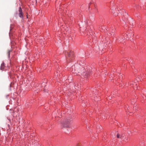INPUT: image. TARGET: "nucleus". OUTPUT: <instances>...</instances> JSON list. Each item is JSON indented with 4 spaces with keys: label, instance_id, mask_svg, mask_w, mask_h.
Instances as JSON below:
<instances>
[{
    "label": "nucleus",
    "instance_id": "obj_10",
    "mask_svg": "<svg viewBox=\"0 0 146 146\" xmlns=\"http://www.w3.org/2000/svg\"><path fill=\"white\" fill-rule=\"evenodd\" d=\"M10 52L11 51L9 50L7 52L8 56L9 57H10Z\"/></svg>",
    "mask_w": 146,
    "mask_h": 146
},
{
    "label": "nucleus",
    "instance_id": "obj_6",
    "mask_svg": "<svg viewBox=\"0 0 146 146\" xmlns=\"http://www.w3.org/2000/svg\"><path fill=\"white\" fill-rule=\"evenodd\" d=\"M19 16L21 18L23 17V12L21 8L20 7L19 10Z\"/></svg>",
    "mask_w": 146,
    "mask_h": 146
},
{
    "label": "nucleus",
    "instance_id": "obj_1",
    "mask_svg": "<svg viewBox=\"0 0 146 146\" xmlns=\"http://www.w3.org/2000/svg\"><path fill=\"white\" fill-rule=\"evenodd\" d=\"M67 56H66V59L68 62H71V61L74 59V53L72 51H70V52H67Z\"/></svg>",
    "mask_w": 146,
    "mask_h": 146
},
{
    "label": "nucleus",
    "instance_id": "obj_3",
    "mask_svg": "<svg viewBox=\"0 0 146 146\" xmlns=\"http://www.w3.org/2000/svg\"><path fill=\"white\" fill-rule=\"evenodd\" d=\"M70 122V121L69 120L66 119L63 123H62V124L64 127H68L69 126V124Z\"/></svg>",
    "mask_w": 146,
    "mask_h": 146
},
{
    "label": "nucleus",
    "instance_id": "obj_4",
    "mask_svg": "<svg viewBox=\"0 0 146 146\" xmlns=\"http://www.w3.org/2000/svg\"><path fill=\"white\" fill-rule=\"evenodd\" d=\"M129 84L130 85V86H131V87H133L134 89H135V88H137V84H135V83H134L133 82L129 83Z\"/></svg>",
    "mask_w": 146,
    "mask_h": 146
},
{
    "label": "nucleus",
    "instance_id": "obj_14",
    "mask_svg": "<svg viewBox=\"0 0 146 146\" xmlns=\"http://www.w3.org/2000/svg\"><path fill=\"white\" fill-rule=\"evenodd\" d=\"M81 69L82 70H83L84 69V68H83V67H81Z\"/></svg>",
    "mask_w": 146,
    "mask_h": 146
},
{
    "label": "nucleus",
    "instance_id": "obj_15",
    "mask_svg": "<svg viewBox=\"0 0 146 146\" xmlns=\"http://www.w3.org/2000/svg\"><path fill=\"white\" fill-rule=\"evenodd\" d=\"M114 15L116 16V15H117V14H114Z\"/></svg>",
    "mask_w": 146,
    "mask_h": 146
},
{
    "label": "nucleus",
    "instance_id": "obj_16",
    "mask_svg": "<svg viewBox=\"0 0 146 146\" xmlns=\"http://www.w3.org/2000/svg\"><path fill=\"white\" fill-rule=\"evenodd\" d=\"M108 35L109 36H110L111 35V34L110 33L109 34H108Z\"/></svg>",
    "mask_w": 146,
    "mask_h": 146
},
{
    "label": "nucleus",
    "instance_id": "obj_7",
    "mask_svg": "<svg viewBox=\"0 0 146 146\" xmlns=\"http://www.w3.org/2000/svg\"><path fill=\"white\" fill-rule=\"evenodd\" d=\"M128 38H130L133 36V34L132 33H129L127 35H126Z\"/></svg>",
    "mask_w": 146,
    "mask_h": 146
},
{
    "label": "nucleus",
    "instance_id": "obj_8",
    "mask_svg": "<svg viewBox=\"0 0 146 146\" xmlns=\"http://www.w3.org/2000/svg\"><path fill=\"white\" fill-rule=\"evenodd\" d=\"M123 137L124 136L123 135H121L118 134H117V137L118 138H121L122 139Z\"/></svg>",
    "mask_w": 146,
    "mask_h": 146
},
{
    "label": "nucleus",
    "instance_id": "obj_5",
    "mask_svg": "<svg viewBox=\"0 0 146 146\" xmlns=\"http://www.w3.org/2000/svg\"><path fill=\"white\" fill-rule=\"evenodd\" d=\"M92 70H89L88 72H87L86 74L84 73V75H85L86 77H88L89 76L92 74Z\"/></svg>",
    "mask_w": 146,
    "mask_h": 146
},
{
    "label": "nucleus",
    "instance_id": "obj_2",
    "mask_svg": "<svg viewBox=\"0 0 146 146\" xmlns=\"http://www.w3.org/2000/svg\"><path fill=\"white\" fill-rule=\"evenodd\" d=\"M75 66H72L70 68V70H71L72 73L77 74L78 73L82 72L80 70H76V68L75 69Z\"/></svg>",
    "mask_w": 146,
    "mask_h": 146
},
{
    "label": "nucleus",
    "instance_id": "obj_12",
    "mask_svg": "<svg viewBox=\"0 0 146 146\" xmlns=\"http://www.w3.org/2000/svg\"><path fill=\"white\" fill-rule=\"evenodd\" d=\"M101 28L102 29L103 31H105V29H104V27H101Z\"/></svg>",
    "mask_w": 146,
    "mask_h": 146
},
{
    "label": "nucleus",
    "instance_id": "obj_11",
    "mask_svg": "<svg viewBox=\"0 0 146 146\" xmlns=\"http://www.w3.org/2000/svg\"><path fill=\"white\" fill-rule=\"evenodd\" d=\"M115 30L114 29H112H112H111V32L112 33H113L115 32Z\"/></svg>",
    "mask_w": 146,
    "mask_h": 146
},
{
    "label": "nucleus",
    "instance_id": "obj_9",
    "mask_svg": "<svg viewBox=\"0 0 146 146\" xmlns=\"http://www.w3.org/2000/svg\"><path fill=\"white\" fill-rule=\"evenodd\" d=\"M5 66H4V62H3L1 65V70H3L4 69Z\"/></svg>",
    "mask_w": 146,
    "mask_h": 146
},
{
    "label": "nucleus",
    "instance_id": "obj_13",
    "mask_svg": "<svg viewBox=\"0 0 146 146\" xmlns=\"http://www.w3.org/2000/svg\"><path fill=\"white\" fill-rule=\"evenodd\" d=\"M45 83H43L42 84V87L45 86Z\"/></svg>",
    "mask_w": 146,
    "mask_h": 146
}]
</instances>
